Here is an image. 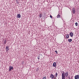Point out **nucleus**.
<instances>
[{
    "instance_id": "0eeeda50",
    "label": "nucleus",
    "mask_w": 79,
    "mask_h": 79,
    "mask_svg": "<svg viewBox=\"0 0 79 79\" xmlns=\"http://www.w3.org/2000/svg\"><path fill=\"white\" fill-rule=\"evenodd\" d=\"M9 46H7L6 48V50H7V51H8V50H9Z\"/></svg>"
},
{
    "instance_id": "6e6552de",
    "label": "nucleus",
    "mask_w": 79,
    "mask_h": 79,
    "mask_svg": "<svg viewBox=\"0 0 79 79\" xmlns=\"http://www.w3.org/2000/svg\"><path fill=\"white\" fill-rule=\"evenodd\" d=\"M70 35L71 37H73V33H72V32H71V33H70Z\"/></svg>"
},
{
    "instance_id": "423d86ee",
    "label": "nucleus",
    "mask_w": 79,
    "mask_h": 79,
    "mask_svg": "<svg viewBox=\"0 0 79 79\" xmlns=\"http://www.w3.org/2000/svg\"><path fill=\"white\" fill-rule=\"evenodd\" d=\"M17 18H21V15H20V14H18L17 15Z\"/></svg>"
},
{
    "instance_id": "dca6fc26",
    "label": "nucleus",
    "mask_w": 79,
    "mask_h": 79,
    "mask_svg": "<svg viewBox=\"0 0 79 79\" xmlns=\"http://www.w3.org/2000/svg\"><path fill=\"white\" fill-rule=\"evenodd\" d=\"M55 52H56V54H58V51H57V50H56L55 51Z\"/></svg>"
},
{
    "instance_id": "1a4fd4ad",
    "label": "nucleus",
    "mask_w": 79,
    "mask_h": 79,
    "mask_svg": "<svg viewBox=\"0 0 79 79\" xmlns=\"http://www.w3.org/2000/svg\"><path fill=\"white\" fill-rule=\"evenodd\" d=\"M72 11L73 14H74L75 13H76V11L75 10V9H73L72 10Z\"/></svg>"
},
{
    "instance_id": "2eb2a0df",
    "label": "nucleus",
    "mask_w": 79,
    "mask_h": 79,
    "mask_svg": "<svg viewBox=\"0 0 79 79\" xmlns=\"http://www.w3.org/2000/svg\"><path fill=\"white\" fill-rule=\"evenodd\" d=\"M78 25V24L77 23V22H76L75 23V26H77Z\"/></svg>"
},
{
    "instance_id": "20e7f679",
    "label": "nucleus",
    "mask_w": 79,
    "mask_h": 79,
    "mask_svg": "<svg viewBox=\"0 0 79 79\" xmlns=\"http://www.w3.org/2000/svg\"><path fill=\"white\" fill-rule=\"evenodd\" d=\"M79 79V75H76L75 77V79Z\"/></svg>"
},
{
    "instance_id": "ddd939ff",
    "label": "nucleus",
    "mask_w": 79,
    "mask_h": 79,
    "mask_svg": "<svg viewBox=\"0 0 79 79\" xmlns=\"http://www.w3.org/2000/svg\"><path fill=\"white\" fill-rule=\"evenodd\" d=\"M39 16L40 18H42V14H40Z\"/></svg>"
},
{
    "instance_id": "7ed1b4c3",
    "label": "nucleus",
    "mask_w": 79,
    "mask_h": 79,
    "mask_svg": "<svg viewBox=\"0 0 79 79\" xmlns=\"http://www.w3.org/2000/svg\"><path fill=\"white\" fill-rule=\"evenodd\" d=\"M9 71H11L12 70H13V66H10L9 67Z\"/></svg>"
},
{
    "instance_id": "6ab92c4d",
    "label": "nucleus",
    "mask_w": 79,
    "mask_h": 79,
    "mask_svg": "<svg viewBox=\"0 0 79 79\" xmlns=\"http://www.w3.org/2000/svg\"><path fill=\"white\" fill-rule=\"evenodd\" d=\"M50 17L51 18H52V16L51 15H50Z\"/></svg>"
},
{
    "instance_id": "f8f14e48",
    "label": "nucleus",
    "mask_w": 79,
    "mask_h": 79,
    "mask_svg": "<svg viewBox=\"0 0 79 79\" xmlns=\"http://www.w3.org/2000/svg\"><path fill=\"white\" fill-rule=\"evenodd\" d=\"M68 40L69 42H71V41H72V39H69Z\"/></svg>"
},
{
    "instance_id": "4468645a",
    "label": "nucleus",
    "mask_w": 79,
    "mask_h": 79,
    "mask_svg": "<svg viewBox=\"0 0 79 79\" xmlns=\"http://www.w3.org/2000/svg\"><path fill=\"white\" fill-rule=\"evenodd\" d=\"M56 77H57V76H58V73H57L56 72V74H55Z\"/></svg>"
},
{
    "instance_id": "9b49d317",
    "label": "nucleus",
    "mask_w": 79,
    "mask_h": 79,
    "mask_svg": "<svg viewBox=\"0 0 79 79\" xmlns=\"http://www.w3.org/2000/svg\"><path fill=\"white\" fill-rule=\"evenodd\" d=\"M57 18H60V15H57Z\"/></svg>"
},
{
    "instance_id": "39448f33",
    "label": "nucleus",
    "mask_w": 79,
    "mask_h": 79,
    "mask_svg": "<svg viewBox=\"0 0 79 79\" xmlns=\"http://www.w3.org/2000/svg\"><path fill=\"white\" fill-rule=\"evenodd\" d=\"M53 67H56V62H54L53 63Z\"/></svg>"
},
{
    "instance_id": "f03ea898",
    "label": "nucleus",
    "mask_w": 79,
    "mask_h": 79,
    "mask_svg": "<svg viewBox=\"0 0 79 79\" xmlns=\"http://www.w3.org/2000/svg\"><path fill=\"white\" fill-rule=\"evenodd\" d=\"M50 77L52 79H56V77H54V75L52 74H51L50 76Z\"/></svg>"
},
{
    "instance_id": "f257e3e1",
    "label": "nucleus",
    "mask_w": 79,
    "mask_h": 79,
    "mask_svg": "<svg viewBox=\"0 0 79 79\" xmlns=\"http://www.w3.org/2000/svg\"><path fill=\"white\" fill-rule=\"evenodd\" d=\"M69 75V72H66L65 73H62V79H65V76L68 77Z\"/></svg>"
},
{
    "instance_id": "f3484780",
    "label": "nucleus",
    "mask_w": 79,
    "mask_h": 79,
    "mask_svg": "<svg viewBox=\"0 0 79 79\" xmlns=\"http://www.w3.org/2000/svg\"><path fill=\"white\" fill-rule=\"evenodd\" d=\"M43 79H46V76L44 77Z\"/></svg>"
},
{
    "instance_id": "9d476101",
    "label": "nucleus",
    "mask_w": 79,
    "mask_h": 79,
    "mask_svg": "<svg viewBox=\"0 0 79 79\" xmlns=\"http://www.w3.org/2000/svg\"><path fill=\"white\" fill-rule=\"evenodd\" d=\"M69 35H67L66 36V39H69Z\"/></svg>"
},
{
    "instance_id": "a211bd4d",
    "label": "nucleus",
    "mask_w": 79,
    "mask_h": 79,
    "mask_svg": "<svg viewBox=\"0 0 79 79\" xmlns=\"http://www.w3.org/2000/svg\"><path fill=\"white\" fill-rule=\"evenodd\" d=\"M38 59L39 60L40 59V56H38Z\"/></svg>"
}]
</instances>
